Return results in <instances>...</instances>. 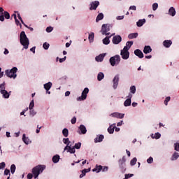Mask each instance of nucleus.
<instances>
[{"label":"nucleus","instance_id":"obj_9","mask_svg":"<svg viewBox=\"0 0 179 179\" xmlns=\"http://www.w3.org/2000/svg\"><path fill=\"white\" fill-rule=\"evenodd\" d=\"M100 5V2L99 1H93L90 3V10H96L97 9V7Z\"/></svg>","mask_w":179,"mask_h":179},{"label":"nucleus","instance_id":"obj_54","mask_svg":"<svg viewBox=\"0 0 179 179\" xmlns=\"http://www.w3.org/2000/svg\"><path fill=\"white\" fill-rule=\"evenodd\" d=\"M1 90H5V83H3L1 85H0V92Z\"/></svg>","mask_w":179,"mask_h":179},{"label":"nucleus","instance_id":"obj_64","mask_svg":"<svg viewBox=\"0 0 179 179\" xmlns=\"http://www.w3.org/2000/svg\"><path fill=\"white\" fill-rule=\"evenodd\" d=\"M27 178H28V179H31V178H33V174L29 173V174L27 175Z\"/></svg>","mask_w":179,"mask_h":179},{"label":"nucleus","instance_id":"obj_43","mask_svg":"<svg viewBox=\"0 0 179 179\" xmlns=\"http://www.w3.org/2000/svg\"><path fill=\"white\" fill-rule=\"evenodd\" d=\"M130 48H131L129 47V46H124V48H123V50H122L121 51H122V52H129V49H130Z\"/></svg>","mask_w":179,"mask_h":179},{"label":"nucleus","instance_id":"obj_27","mask_svg":"<svg viewBox=\"0 0 179 179\" xmlns=\"http://www.w3.org/2000/svg\"><path fill=\"white\" fill-rule=\"evenodd\" d=\"M52 87V83L51 82L44 84V89H45L47 92H48V90H50V89H51Z\"/></svg>","mask_w":179,"mask_h":179},{"label":"nucleus","instance_id":"obj_55","mask_svg":"<svg viewBox=\"0 0 179 179\" xmlns=\"http://www.w3.org/2000/svg\"><path fill=\"white\" fill-rule=\"evenodd\" d=\"M5 166H6L5 162L0 163V170H2V169H5Z\"/></svg>","mask_w":179,"mask_h":179},{"label":"nucleus","instance_id":"obj_2","mask_svg":"<svg viewBox=\"0 0 179 179\" xmlns=\"http://www.w3.org/2000/svg\"><path fill=\"white\" fill-rule=\"evenodd\" d=\"M45 170V165H38L32 169V174L34 178H37L40 176V173H42Z\"/></svg>","mask_w":179,"mask_h":179},{"label":"nucleus","instance_id":"obj_11","mask_svg":"<svg viewBox=\"0 0 179 179\" xmlns=\"http://www.w3.org/2000/svg\"><path fill=\"white\" fill-rule=\"evenodd\" d=\"M64 150H67L69 153H75L76 151L75 150V148L71 147V145H69V143L67 144V145L64 148Z\"/></svg>","mask_w":179,"mask_h":179},{"label":"nucleus","instance_id":"obj_35","mask_svg":"<svg viewBox=\"0 0 179 179\" xmlns=\"http://www.w3.org/2000/svg\"><path fill=\"white\" fill-rule=\"evenodd\" d=\"M131 99H126L124 102V107H129L131 106Z\"/></svg>","mask_w":179,"mask_h":179},{"label":"nucleus","instance_id":"obj_62","mask_svg":"<svg viewBox=\"0 0 179 179\" xmlns=\"http://www.w3.org/2000/svg\"><path fill=\"white\" fill-rule=\"evenodd\" d=\"M30 51H31V52H34V54H35V53H36V46L32 47V48L30 49Z\"/></svg>","mask_w":179,"mask_h":179},{"label":"nucleus","instance_id":"obj_14","mask_svg":"<svg viewBox=\"0 0 179 179\" xmlns=\"http://www.w3.org/2000/svg\"><path fill=\"white\" fill-rule=\"evenodd\" d=\"M115 34H112L110 36H106L105 38L103 39V43L105 44V45H108L110 44V38L113 37Z\"/></svg>","mask_w":179,"mask_h":179},{"label":"nucleus","instance_id":"obj_1","mask_svg":"<svg viewBox=\"0 0 179 179\" xmlns=\"http://www.w3.org/2000/svg\"><path fill=\"white\" fill-rule=\"evenodd\" d=\"M20 44L23 45L25 50H27V48H29V44H30V42L29 41V38H27V36L24 31H21L20 33Z\"/></svg>","mask_w":179,"mask_h":179},{"label":"nucleus","instance_id":"obj_30","mask_svg":"<svg viewBox=\"0 0 179 179\" xmlns=\"http://www.w3.org/2000/svg\"><path fill=\"white\" fill-rule=\"evenodd\" d=\"M62 134H63V136H65V138H68V135H69V131L68 130V129L64 128L62 130Z\"/></svg>","mask_w":179,"mask_h":179},{"label":"nucleus","instance_id":"obj_7","mask_svg":"<svg viewBox=\"0 0 179 179\" xmlns=\"http://www.w3.org/2000/svg\"><path fill=\"white\" fill-rule=\"evenodd\" d=\"M87 93H89V88L86 87L83 91L81 96L77 98L78 101L86 100V98L87 97Z\"/></svg>","mask_w":179,"mask_h":179},{"label":"nucleus","instance_id":"obj_18","mask_svg":"<svg viewBox=\"0 0 179 179\" xmlns=\"http://www.w3.org/2000/svg\"><path fill=\"white\" fill-rule=\"evenodd\" d=\"M171 44H173V41H171V40H165L163 42V45L165 46L166 48H170Z\"/></svg>","mask_w":179,"mask_h":179},{"label":"nucleus","instance_id":"obj_21","mask_svg":"<svg viewBox=\"0 0 179 179\" xmlns=\"http://www.w3.org/2000/svg\"><path fill=\"white\" fill-rule=\"evenodd\" d=\"M1 94L3 95V97H4V99H9V96H10L9 92H8V91H6L5 90H1Z\"/></svg>","mask_w":179,"mask_h":179},{"label":"nucleus","instance_id":"obj_28","mask_svg":"<svg viewBox=\"0 0 179 179\" xmlns=\"http://www.w3.org/2000/svg\"><path fill=\"white\" fill-rule=\"evenodd\" d=\"M138 33L129 34L128 35V38H129V40H132V38H136V37H138Z\"/></svg>","mask_w":179,"mask_h":179},{"label":"nucleus","instance_id":"obj_50","mask_svg":"<svg viewBox=\"0 0 179 179\" xmlns=\"http://www.w3.org/2000/svg\"><path fill=\"white\" fill-rule=\"evenodd\" d=\"M9 174V176H10V171L8 169H5L4 171V175L8 176Z\"/></svg>","mask_w":179,"mask_h":179},{"label":"nucleus","instance_id":"obj_33","mask_svg":"<svg viewBox=\"0 0 179 179\" xmlns=\"http://www.w3.org/2000/svg\"><path fill=\"white\" fill-rule=\"evenodd\" d=\"M97 79L99 82H100L101 80H103V79H104V73L101 72L99 73L97 76Z\"/></svg>","mask_w":179,"mask_h":179},{"label":"nucleus","instance_id":"obj_4","mask_svg":"<svg viewBox=\"0 0 179 179\" xmlns=\"http://www.w3.org/2000/svg\"><path fill=\"white\" fill-rule=\"evenodd\" d=\"M109 62L111 66H115V65H118V64L121 62V57H120L119 55L111 57L109 59Z\"/></svg>","mask_w":179,"mask_h":179},{"label":"nucleus","instance_id":"obj_47","mask_svg":"<svg viewBox=\"0 0 179 179\" xmlns=\"http://www.w3.org/2000/svg\"><path fill=\"white\" fill-rule=\"evenodd\" d=\"M171 99V98L170 96H167V97L165 99V100H164V104H165V106H168L169 101H170Z\"/></svg>","mask_w":179,"mask_h":179},{"label":"nucleus","instance_id":"obj_45","mask_svg":"<svg viewBox=\"0 0 179 179\" xmlns=\"http://www.w3.org/2000/svg\"><path fill=\"white\" fill-rule=\"evenodd\" d=\"M82 146L81 143H77L74 145V149H80V147Z\"/></svg>","mask_w":179,"mask_h":179},{"label":"nucleus","instance_id":"obj_13","mask_svg":"<svg viewBox=\"0 0 179 179\" xmlns=\"http://www.w3.org/2000/svg\"><path fill=\"white\" fill-rule=\"evenodd\" d=\"M111 116H113L115 118H120L122 119L124 117V116L125 115V114L124 113H113L110 115Z\"/></svg>","mask_w":179,"mask_h":179},{"label":"nucleus","instance_id":"obj_15","mask_svg":"<svg viewBox=\"0 0 179 179\" xmlns=\"http://www.w3.org/2000/svg\"><path fill=\"white\" fill-rule=\"evenodd\" d=\"M104 57H106V54H100L99 56L95 57V59L97 62H103V59H104Z\"/></svg>","mask_w":179,"mask_h":179},{"label":"nucleus","instance_id":"obj_26","mask_svg":"<svg viewBox=\"0 0 179 179\" xmlns=\"http://www.w3.org/2000/svg\"><path fill=\"white\" fill-rule=\"evenodd\" d=\"M144 23H146V20H145V19L139 20L136 22V25L138 26V27H142V26H143Z\"/></svg>","mask_w":179,"mask_h":179},{"label":"nucleus","instance_id":"obj_16","mask_svg":"<svg viewBox=\"0 0 179 179\" xmlns=\"http://www.w3.org/2000/svg\"><path fill=\"white\" fill-rule=\"evenodd\" d=\"M120 55L122 59H128L129 58V52H120Z\"/></svg>","mask_w":179,"mask_h":179},{"label":"nucleus","instance_id":"obj_32","mask_svg":"<svg viewBox=\"0 0 179 179\" xmlns=\"http://www.w3.org/2000/svg\"><path fill=\"white\" fill-rule=\"evenodd\" d=\"M52 160L53 163H58L59 162V155H56L53 156Z\"/></svg>","mask_w":179,"mask_h":179},{"label":"nucleus","instance_id":"obj_34","mask_svg":"<svg viewBox=\"0 0 179 179\" xmlns=\"http://www.w3.org/2000/svg\"><path fill=\"white\" fill-rule=\"evenodd\" d=\"M22 141L26 143V145H29V138L26 137V134H23L22 136Z\"/></svg>","mask_w":179,"mask_h":179},{"label":"nucleus","instance_id":"obj_63","mask_svg":"<svg viewBox=\"0 0 179 179\" xmlns=\"http://www.w3.org/2000/svg\"><path fill=\"white\" fill-rule=\"evenodd\" d=\"M129 9H131V10H136V7L135 6H131L129 7Z\"/></svg>","mask_w":179,"mask_h":179},{"label":"nucleus","instance_id":"obj_29","mask_svg":"<svg viewBox=\"0 0 179 179\" xmlns=\"http://www.w3.org/2000/svg\"><path fill=\"white\" fill-rule=\"evenodd\" d=\"M104 18V15L103 13H99L96 18V22H100V20H103V19Z\"/></svg>","mask_w":179,"mask_h":179},{"label":"nucleus","instance_id":"obj_22","mask_svg":"<svg viewBox=\"0 0 179 179\" xmlns=\"http://www.w3.org/2000/svg\"><path fill=\"white\" fill-rule=\"evenodd\" d=\"M144 54H149V52H152V48L149 45H145L143 49Z\"/></svg>","mask_w":179,"mask_h":179},{"label":"nucleus","instance_id":"obj_38","mask_svg":"<svg viewBox=\"0 0 179 179\" xmlns=\"http://www.w3.org/2000/svg\"><path fill=\"white\" fill-rule=\"evenodd\" d=\"M179 157V155L178 152H175L171 157V160H177V159H178Z\"/></svg>","mask_w":179,"mask_h":179},{"label":"nucleus","instance_id":"obj_6","mask_svg":"<svg viewBox=\"0 0 179 179\" xmlns=\"http://www.w3.org/2000/svg\"><path fill=\"white\" fill-rule=\"evenodd\" d=\"M110 27H111V25L110 24H103L101 27V34L103 36H110Z\"/></svg>","mask_w":179,"mask_h":179},{"label":"nucleus","instance_id":"obj_56","mask_svg":"<svg viewBox=\"0 0 179 179\" xmlns=\"http://www.w3.org/2000/svg\"><path fill=\"white\" fill-rule=\"evenodd\" d=\"M30 110V114L32 115V117H34L36 115V113L34 109H29Z\"/></svg>","mask_w":179,"mask_h":179},{"label":"nucleus","instance_id":"obj_40","mask_svg":"<svg viewBox=\"0 0 179 179\" xmlns=\"http://www.w3.org/2000/svg\"><path fill=\"white\" fill-rule=\"evenodd\" d=\"M130 92L131 93H132L133 94H135V93L136 92V87H135L134 85L131 86L130 87Z\"/></svg>","mask_w":179,"mask_h":179},{"label":"nucleus","instance_id":"obj_53","mask_svg":"<svg viewBox=\"0 0 179 179\" xmlns=\"http://www.w3.org/2000/svg\"><path fill=\"white\" fill-rule=\"evenodd\" d=\"M15 22L17 26H20V27H22V24H20V22L19 21V20H17V18H15Z\"/></svg>","mask_w":179,"mask_h":179},{"label":"nucleus","instance_id":"obj_10","mask_svg":"<svg viewBox=\"0 0 179 179\" xmlns=\"http://www.w3.org/2000/svg\"><path fill=\"white\" fill-rule=\"evenodd\" d=\"M112 41L113 44H120V43L122 41V38L121 37V36L117 35L113 36Z\"/></svg>","mask_w":179,"mask_h":179},{"label":"nucleus","instance_id":"obj_19","mask_svg":"<svg viewBox=\"0 0 179 179\" xmlns=\"http://www.w3.org/2000/svg\"><path fill=\"white\" fill-rule=\"evenodd\" d=\"M103 139H104V136L103 134H100L94 139V142L95 143L103 142Z\"/></svg>","mask_w":179,"mask_h":179},{"label":"nucleus","instance_id":"obj_49","mask_svg":"<svg viewBox=\"0 0 179 179\" xmlns=\"http://www.w3.org/2000/svg\"><path fill=\"white\" fill-rule=\"evenodd\" d=\"M124 179L131 178V177H134V174L132 173H128L124 175Z\"/></svg>","mask_w":179,"mask_h":179},{"label":"nucleus","instance_id":"obj_60","mask_svg":"<svg viewBox=\"0 0 179 179\" xmlns=\"http://www.w3.org/2000/svg\"><path fill=\"white\" fill-rule=\"evenodd\" d=\"M89 171H90V168L83 170L82 173H84L86 174V173H89Z\"/></svg>","mask_w":179,"mask_h":179},{"label":"nucleus","instance_id":"obj_24","mask_svg":"<svg viewBox=\"0 0 179 179\" xmlns=\"http://www.w3.org/2000/svg\"><path fill=\"white\" fill-rule=\"evenodd\" d=\"M101 170H103V166L101 165H96L95 168L92 169V171L100 173Z\"/></svg>","mask_w":179,"mask_h":179},{"label":"nucleus","instance_id":"obj_39","mask_svg":"<svg viewBox=\"0 0 179 179\" xmlns=\"http://www.w3.org/2000/svg\"><path fill=\"white\" fill-rule=\"evenodd\" d=\"M136 162H138L136 157L133 158L130 162L131 166H135V164H136Z\"/></svg>","mask_w":179,"mask_h":179},{"label":"nucleus","instance_id":"obj_31","mask_svg":"<svg viewBox=\"0 0 179 179\" xmlns=\"http://www.w3.org/2000/svg\"><path fill=\"white\" fill-rule=\"evenodd\" d=\"M88 39L90 43H93L94 40V33L92 32L91 34H89Z\"/></svg>","mask_w":179,"mask_h":179},{"label":"nucleus","instance_id":"obj_25","mask_svg":"<svg viewBox=\"0 0 179 179\" xmlns=\"http://www.w3.org/2000/svg\"><path fill=\"white\" fill-rule=\"evenodd\" d=\"M79 129L80 131H81V134H83V135H85V134L87 132V130L86 129V127H85V125L83 124L80 125Z\"/></svg>","mask_w":179,"mask_h":179},{"label":"nucleus","instance_id":"obj_8","mask_svg":"<svg viewBox=\"0 0 179 179\" xmlns=\"http://www.w3.org/2000/svg\"><path fill=\"white\" fill-rule=\"evenodd\" d=\"M5 19H10V15L8 13V11H4L0 15L1 22H5Z\"/></svg>","mask_w":179,"mask_h":179},{"label":"nucleus","instance_id":"obj_46","mask_svg":"<svg viewBox=\"0 0 179 179\" xmlns=\"http://www.w3.org/2000/svg\"><path fill=\"white\" fill-rule=\"evenodd\" d=\"M157 8H159V4L157 3L152 4V10H157Z\"/></svg>","mask_w":179,"mask_h":179},{"label":"nucleus","instance_id":"obj_42","mask_svg":"<svg viewBox=\"0 0 179 179\" xmlns=\"http://www.w3.org/2000/svg\"><path fill=\"white\" fill-rule=\"evenodd\" d=\"M63 143H64L65 145H68L69 143V146H70V143H71V141H69V138H63Z\"/></svg>","mask_w":179,"mask_h":179},{"label":"nucleus","instance_id":"obj_44","mask_svg":"<svg viewBox=\"0 0 179 179\" xmlns=\"http://www.w3.org/2000/svg\"><path fill=\"white\" fill-rule=\"evenodd\" d=\"M34 107V100H32L29 103V110H33Z\"/></svg>","mask_w":179,"mask_h":179},{"label":"nucleus","instance_id":"obj_12","mask_svg":"<svg viewBox=\"0 0 179 179\" xmlns=\"http://www.w3.org/2000/svg\"><path fill=\"white\" fill-rule=\"evenodd\" d=\"M118 82H120V77L118 76H115L113 80L114 89H117Z\"/></svg>","mask_w":179,"mask_h":179},{"label":"nucleus","instance_id":"obj_3","mask_svg":"<svg viewBox=\"0 0 179 179\" xmlns=\"http://www.w3.org/2000/svg\"><path fill=\"white\" fill-rule=\"evenodd\" d=\"M17 72V67H13L10 70H6L5 73L8 78H10V79H16L17 74L16 73Z\"/></svg>","mask_w":179,"mask_h":179},{"label":"nucleus","instance_id":"obj_36","mask_svg":"<svg viewBox=\"0 0 179 179\" xmlns=\"http://www.w3.org/2000/svg\"><path fill=\"white\" fill-rule=\"evenodd\" d=\"M15 171H16V165L12 164L10 166V173H11V174H15Z\"/></svg>","mask_w":179,"mask_h":179},{"label":"nucleus","instance_id":"obj_37","mask_svg":"<svg viewBox=\"0 0 179 179\" xmlns=\"http://www.w3.org/2000/svg\"><path fill=\"white\" fill-rule=\"evenodd\" d=\"M153 138L155 139H160L161 136H162V134H160V133L157 132V133H155L154 137H153V134H152L151 136Z\"/></svg>","mask_w":179,"mask_h":179},{"label":"nucleus","instance_id":"obj_48","mask_svg":"<svg viewBox=\"0 0 179 179\" xmlns=\"http://www.w3.org/2000/svg\"><path fill=\"white\" fill-rule=\"evenodd\" d=\"M133 45H134L133 41H127L126 43V46L129 47L130 48H131V47H132Z\"/></svg>","mask_w":179,"mask_h":179},{"label":"nucleus","instance_id":"obj_52","mask_svg":"<svg viewBox=\"0 0 179 179\" xmlns=\"http://www.w3.org/2000/svg\"><path fill=\"white\" fill-rule=\"evenodd\" d=\"M53 30V28H52V27H48L47 28H46V31H47V33H51V31Z\"/></svg>","mask_w":179,"mask_h":179},{"label":"nucleus","instance_id":"obj_59","mask_svg":"<svg viewBox=\"0 0 179 179\" xmlns=\"http://www.w3.org/2000/svg\"><path fill=\"white\" fill-rule=\"evenodd\" d=\"M66 57L65 56L64 57H63V58H60L59 59V62L61 63V64H62V62H64V61H66Z\"/></svg>","mask_w":179,"mask_h":179},{"label":"nucleus","instance_id":"obj_41","mask_svg":"<svg viewBox=\"0 0 179 179\" xmlns=\"http://www.w3.org/2000/svg\"><path fill=\"white\" fill-rule=\"evenodd\" d=\"M44 50H48L50 48V43L45 42L43 45Z\"/></svg>","mask_w":179,"mask_h":179},{"label":"nucleus","instance_id":"obj_20","mask_svg":"<svg viewBox=\"0 0 179 179\" xmlns=\"http://www.w3.org/2000/svg\"><path fill=\"white\" fill-rule=\"evenodd\" d=\"M176 8H174V7H171L169 10V15L170 16H176Z\"/></svg>","mask_w":179,"mask_h":179},{"label":"nucleus","instance_id":"obj_5","mask_svg":"<svg viewBox=\"0 0 179 179\" xmlns=\"http://www.w3.org/2000/svg\"><path fill=\"white\" fill-rule=\"evenodd\" d=\"M126 162L127 159H125L124 156L122 157V159H119V167L122 173H125V171H127V164H125Z\"/></svg>","mask_w":179,"mask_h":179},{"label":"nucleus","instance_id":"obj_17","mask_svg":"<svg viewBox=\"0 0 179 179\" xmlns=\"http://www.w3.org/2000/svg\"><path fill=\"white\" fill-rule=\"evenodd\" d=\"M134 54L136 55V57H138V58H143V52H141V50L136 49L134 50Z\"/></svg>","mask_w":179,"mask_h":179},{"label":"nucleus","instance_id":"obj_61","mask_svg":"<svg viewBox=\"0 0 179 179\" xmlns=\"http://www.w3.org/2000/svg\"><path fill=\"white\" fill-rule=\"evenodd\" d=\"M102 171H108V166H104L103 168L102 166V169H101Z\"/></svg>","mask_w":179,"mask_h":179},{"label":"nucleus","instance_id":"obj_51","mask_svg":"<svg viewBox=\"0 0 179 179\" xmlns=\"http://www.w3.org/2000/svg\"><path fill=\"white\" fill-rule=\"evenodd\" d=\"M147 162H148L149 164L153 163V157H150L147 159Z\"/></svg>","mask_w":179,"mask_h":179},{"label":"nucleus","instance_id":"obj_58","mask_svg":"<svg viewBox=\"0 0 179 179\" xmlns=\"http://www.w3.org/2000/svg\"><path fill=\"white\" fill-rule=\"evenodd\" d=\"M71 124H76V117H73L71 121Z\"/></svg>","mask_w":179,"mask_h":179},{"label":"nucleus","instance_id":"obj_23","mask_svg":"<svg viewBox=\"0 0 179 179\" xmlns=\"http://www.w3.org/2000/svg\"><path fill=\"white\" fill-rule=\"evenodd\" d=\"M114 129H115V124L110 125L108 128V132L109 134H114Z\"/></svg>","mask_w":179,"mask_h":179},{"label":"nucleus","instance_id":"obj_57","mask_svg":"<svg viewBox=\"0 0 179 179\" xmlns=\"http://www.w3.org/2000/svg\"><path fill=\"white\" fill-rule=\"evenodd\" d=\"M175 150H176L177 152H179V143L175 144Z\"/></svg>","mask_w":179,"mask_h":179}]
</instances>
